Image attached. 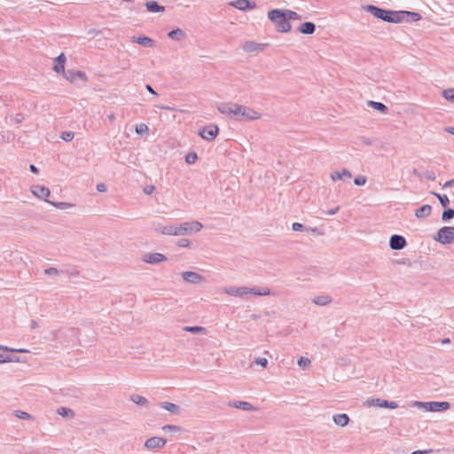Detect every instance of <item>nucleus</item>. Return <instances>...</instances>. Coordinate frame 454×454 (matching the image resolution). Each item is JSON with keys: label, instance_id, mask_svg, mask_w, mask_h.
Returning <instances> with one entry per match:
<instances>
[{"label": "nucleus", "instance_id": "de8ad7c7", "mask_svg": "<svg viewBox=\"0 0 454 454\" xmlns=\"http://www.w3.org/2000/svg\"><path fill=\"white\" fill-rule=\"evenodd\" d=\"M15 414H16V417H18L19 419H28L31 418L30 414H28L27 412L23 411H16Z\"/></svg>", "mask_w": 454, "mask_h": 454}, {"label": "nucleus", "instance_id": "603ef678", "mask_svg": "<svg viewBox=\"0 0 454 454\" xmlns=\"http://www.w3.org/2000/svg\"><path fill=\"white\" fill-rule=\"evenodd\" d=\"M254 364L261 365L262 367H266L268 364V360L265 357H257L254 360Z\"/></svg>", "mask_w": 454, "mask_h": 454}, {"label": "nucleus", "instance_id": "f704fd0d", "mask_svg": "<svg viewBox=\"0 0 454 454\" xmlns=\"http://www.w3.org/2000/svg\"><path fill=\"white\" fill-rule=\"evenodd\" d=\"M282 11L284 12L285 16H286V20H288V22H290V20L301 19L300 15L296 12L287 10V9H285Z\"/></svg>", "mask_w": 454, "mask_h": 454}, {"label": "nucleus", "instance_id": "774afa93", "mask_svg": "<svg viewBox=\"0 0 454 454\" xmlns=\"http://www.w3.org/2000/svg\"><path fill=\"white\" fill-rule=\"evenodd\" d=\"M454 185V178L445 183L444 187Z\"/></svg>", "mask_w": 454, "mask_h": 454}, {"label": "nucleus", "instance_id": "052dcab7", "mask_svg": "<svg viewBox=\"0 0 454 454\" xmlns=\"http://www.w3.org/2000/svg\"><path fill=\"white\" fill-rule=\"evenodd\" d=\"M432 450H415L411 454H428L431 453Z\"/></svg>", "mask_w": 454, "mask_h": 454}, {"label": "nucleus", "instance_id": "e2e57ef3", "mask_svg": "<svg viewBox=\"0 0 454 454\" xmlns=\"http://www.w3.org/2000/svg\"><path fill=\"white\" fill-rule=\"evenodd\" d=\"M23 120H24V117H23V115H22V114H18L16 115V117L14 118V121H15L16 123H20V122H21Z\"/></svg>", "mask_w": 454, "mask_h": 454}, {"label": "nucleus", "instance_id": "864d4df0", "mask_svg": "<svg viewBox=\"0 0 454 454\" xmlns=\"http://www.w3.org/2000/svg\"><path fill=\"white\" fill-rule=\"evenodd\" d=\"M44 273L46 275H58L59 273V270L55 267H50L44 270Z\"/></svg>", "mask_w": 454, "mask_h": 454}, {"label": "nucleus", "instance_id": "6e6552de", "mask_svg": "<svg viewBox=\"0 0 454 454\" xmlns=\"http://www.w3.org/2000/svg\"><path fill=\"white\" fill-rule=\"evenodd\" d=\"M219 133V128L215 124H210L199 131V135L207 141H213Z\"/></svg>", "mask_w": 454, "mask_h": 454}, {"label": "nucleus", "instance_id": "79ce46f5", "mask_svg": "<svg viewBox=\"0 0 454 454\" xmlns=\"http://www.w3.org/2000/svg\"><path fill=\"white\" fill-rule=\"evenodd\" d=\"M397 407H398L397 403L393 402V401H387V400H382L381 399L380 408L395 409Z\"/></svg>", "mask_w": 454, "mask_h": 454}, {"label": "nucleus", "instance_id": "9d476101", "mask_svg": "<svg viewBox=\"0 0 454 454\" xmlns=\"http://www.w3.org/2000/svg\"><path fill=\"white\" fill-rule=\"evenodd\" d=\"M230 6H232L240 11L252 10L256 7V4L252 0H236L228 3Z\"/></svg>", "mask_w": 454, "mask_h": 454}, {"label": "nucleus", "instance_id": "423d86ee", "mask_svg": "<svg viewBox=\"0 0 454 454\" xmlns=\"http://www.w3.org/2000/svg\"><path fill=\"white\" fill-rule=\"evenodd\" d=\"M437 242L448 245L454 242V227L443 226L438 230L434 237Z\"/></svg>", "mask_w": 454, "mask_h": 454}, {"label": "nucleus", "instance_id": "ddd939ff", "mask_svg": "<svg viewBox=\"0 0 454 454\" xmlns=\"http://www.w3.org/2000/svg\"><path fill=\"white\" fill-rule=\"evenodd\" d=\"M166 442H167L166 439H164L162 437L153 436L145 441V447L149 450L160 449V448L164 447Z\"/></svg>", "mask_w": 454, "mask_h": 454}, {"label": "nucleus", "instance_id": "09e8293b", "mask_svg": "<svg viewBox=\"0 0 454 454\" xmlns=\"http://www.w3.org/2000/svg\"><path fill=\"white\" fill-rule=\"evenodd\" d=\"M177 246L179 247H190V240L188 239L182 238V239H178Z\"/></svg>", "mask_w": 454, "mask_h": 454}, {"label": "nucleus", "instance_id": "69168bd1", "mask_svg": "<svg viewBox=\"0 0 454 454\" xmlns=\"http://www.w3.org/2000/svg\"><path fill=\"white\" fill-rule=\"evenodd\" d=\"M29 169L34 174H38L39 172V169L34 164L29 165Z\"/></svg>", "mask_w": 454, "mask_h": 454}, {"label": "nucleus", "instance_id": "20e7f679", "mask_svg": "<svg viewBox=\"0 0 454 454\" xmlns=\"http://www.w3.org/2000/svg\"><path fill=\"white\" fill-rule=\"evenodd\" d=\"M411 407H416L419 409H422L426 411L436 412V411H444L450 409V403L449 402H420L414 401L411 404Z\"/></svg>", "mask_w": 454, "mask_h": 454}, {"label": "nucleus", "instance_id": "5701e85b", "mask_svg": "<svg viewBox=\"0 0 454 454\" xmlns=\"http://www.w3.org/2000/svg\"><path fill=\"white\" fill-rule=\"evenodd\" d=\"M66 56L64 53H60L56 59H55V64L53 67V70L56 73L64 72L65 73V62H66Z\"/></svg>", "mask_w": 454, "mask_h": 454}, {"label": "nucleus", "instance_id": "72a5a7b5", "mask_svg": "<svg viewBox=\"0 0 454 454\" xmlns=\"http://www.w3.org/2000/svg\"><path fill=\"white\" fill-rule=\"evenodd\" d=\"M184 331L189 332L192 333H205L207 332L205 327L202 326H184Z\"/></svg>", "mask_w": 454, "mask_h": 454}, {"label": "nucleus", "instance_id": "4468645a", "mask_svg": "<svg viewBox=\"0 0 454 454\" xmlns=\"http://www.w3.org/2000/svg\"><path fill=\"white\" fill-rule=\"evenodd\" d=\"M31 192L39 199H43L46 202L47 198L50 196V189L43 185H33L31 187Z\"/></svg>", "mask_w": 454, "mask_h": 454}, {"label": "nucleus", "instance_id": "f8f14e48", "mask_svg": "<svg viewBox=\"0 0 454 454\" xmlns=\"http://www.w3.org/2000/svg\"><path fill=\"white\" fill-rule=\"evenodd\" d=\"M398 18L400 19L399 23L403 21H418L421 19V15L415 12L398 11Z\"/></svg>", "mask_w": 454, "mask_h": 454}, {"label": "nucleus", "instance_id": "c756f323", "mask_svg": "<svg viewBox=\"0 0 454 454\" xmlns=\"http://www.w3.org/2000/svg\"><path fill=\"white\" fill-rule=\"evenodd\" d=\"M312 301L319 306H325L332 302V298L328 295H319L316 296Z\"/></svg>", "mask_w": 454, "mask_h": 454}, {"label": "nucleus", "instance_id": "473e14b6", "mask_svg": "<svg viewBox=\"0 0 454 454\" xmlns=\"http://www.w3.org/2000/svg\"><path fill=\"white\" fill-rule=\"evenodd\" d=\"M46 202L51 204V205H52V206H54L57 208L62 209V210L68 209V208H71V207H74V204L68 203V202H53V201H51V200H46Z\"/></svg>", "mask_w": 454, "mask_h": 454}, {"label": "nucleus", "instance_id": "3c124183", "mask_svg": "<svg viewBox=\"0 0 454 454\" xmlns=\"http://www.w3.org/2000/svg\"><path fill=\"white\" fill-rule=\"evenodd\" d=\"M163 430H168L170 432H178L181 430L180 427L175 425H166L162 427Z\"/></svg>", "mask_w": 454, "mask_h": 454}, {"label": "nucleus", "instance_id": "4d7b16f0", "mask_svg": "<svg viewBox=\"0 0 454 454\" xmlns=\"http://www.w3.org/2000/svg\"><path fill=\"white\" fill-rule=\"evenodd\" d=\"M155 190V187L153 185H147L144 188V192L147 195L152 194Z\"/></svg>", "mask_w": 454, "mask_h": 454}, {"label": "nucleus", "instance_id": "f03ea898", "mask_svg": "<svg viewBox=\"0 0 454 454\" xmlns=\"http://www.w3.org/2000/svg\"><path fill=\"white\" fill-rule=\"evenodd\" d=\"M363 9L380 20L389 23H399L398 11L383 9L372 4L364 5Z\"/></svg>", "mask_w": 454, "mask_h": 454}, {"label": "nucleus", "instance_id": "412c9836", "mask_svg": "<svg viewBox=\"0 0 454 454\" xmlns=\"http://www.w3.org/2000/svg\"><path fill=\"white\" fill-rule=\"evenodd\" d=\"M176 225L174 224H167L164 226H158L155 231L163 235H173L176 236Z\"/></svg>", "mask_w": 454, "mask_h": 454}, {"label": "nucleus", "instance_id": "bf43d9fd", "mask_svg": "<svg viewBox=\"0 0 454 454\" xmlns=\"http://www.w3.org/2000/svg\"><path fill=\"white\" fill-rule=\"evenodd\" d=\"M106 185L104 183H100L97 185V190L100 192H104L106 191Z\"/></svg>", "mask_w": 454, "mask_h": 454}, {"label": "nucleus", "instance_id": "8fccbe9b", "mask_svg": "<svg viewBox=\"0 0 454 454\" xmlns=\"http://www.w3.org/2000/svg\"><path fill=\"white\" fill-rule=\"evenodd\" d=\"M0 350H4V351H11V352H20V353H25V352H27V349H14V348H11L7 346H2L0 345Z\"/></svg>", "mask_w": 454, "mask_h": 454}, {"label": "nucleus", "instance_id": "f257e3e1", "mask_svg": "<svg viewBox=\"0 0 454 454\" xmlns=\"http://www.w3.org/2000/svg\"><path fill=\"white\" fill-rule=\"evenodd\" d=\"M223 292L229 295L243 298L247 294H254L259 296H266L270 294V289L269 287H247V286H228L225 287Z\"/></svg>", "mask_w": 454, "mask_h": 454}, {"label": "nucleus", "instance_id": "f3484780", "mask_svg": "<svg viewBox=\"0 0 454 454\" xmlns=\"http://www.w3.org/2000/svg\"><path fill=\"white\" fill-rule=\"evenodd\" d=\"M182 278L184 281L192 284L200 283L204 279L203 276L194 271H184L182 273Z\"/></svg>", "mask_w": 454, "mask_h": 454}, {"label": "nucleus", "instance_id": "58836bf2", "mask_svg": "<svg viewBox=\"0 0 454 454\" xmlns=\"http://www.w3.org/2000/svg\"><path fill=\"white\" fill-rule=\"evenodd\" d=\"M442 96L449 101L454 103V88L446 89L442 91Z\"/></svg>", "mask_w": 454, "mask_h": 454}, {"label": "nucleus", "instance_id": "0eeeda50", "mask_svg": "<svg viewBox=\"0 0 454 454\" xmlns=\"http://www.w3.org/2000/svg\"><path fill=\"white\" fill-rule=\"evenodd\" d=\"M202 228V223L198 221L184 222L176 225V236L196 233Z\"/></svg>", "mask_w": 454, "mask_h": 454}, {"label": "nucleus", "instance_id": "0e129e2a", "mask_svg": "<svg viewBox=\"0 0 454 454\" xmlns=\"http://www.w3.org/2000/svg\"><path fill=\"white\" fill-rule=\"evenodd\" d=\"M339 208H340L339 207H334V208H332V209L328 210V211L326 212V214H327V215H335V214L339 211Z\"/></svg>", "mask_w": 454, "mask_h": 454}, {"label": "nucleus", "instance_id": "c03bdc74", "mask_svg": "<svg viewBox=\"0 0 454 454\" xmlns=\"http://www.w3.org/2000/svg\"><path fill=\"white\" fill-rule=\"evenodd\" d=\"M60 137L66 141V142H69V141H72L74 137V133L73 131H63L61 133V136Z\"/></svg>", "mask_w": 454, "mask_h": 454}, {"label": "nucleus", "instance_id": "aec40b11", "mask_svg": "<svg viewBox=\"0 0 454 454\" xmlns=\"http://www.w3.org/2000/svg\"><path fill=\"white\" fill-rule=\"evenodd\" d=\"M132 42L138 43L144 47L151 48V47L154 46V41L152 38H150L148 36H145V35H141V36H137V37L134 36L132 38Z\"/></svg>", "mask_w": 454, "mask_h": 454}, {"label": "nucleus", "instance_id": "9b49d317", "mask_svg": "<svg viewBox=\"0 0 454 454\" xmlns=\"http://www.w3.org/2000/svg\"><path fill=\"white\" fill-rule=\"evenodd\" d=\"M407 246L405 238L402 235L394 234L390 237L389 247L393 250H401Z\"/></svg>", "mask_w": 454, "mask_h": 454}, {"label": "nucleus", "instance_id": "e433bc0d", "mask_svg": "<svg viewBox=\"0 0 454 454\" xmlns=\"http://www.w3.org/2000/svg\"><path fill=\"white\" fill-rule=\"evenodd\" d=\"M58 413L62 417H73L74 411L70 408L60 407L58 409Z\"/></svg>", "mask_w": 454, "mask_h": 454}, {"label": "nucleus", "instance_id": "680f3d73", "mask_svg": "<svg viewBox=\"0 0 454 454\" xmlns=\"http://www.w3.org/2000/svg\"><path fill=\"white\" fill-rule=\"evenodd\" d=\"M145 89L149 93L157 95L156 91L153 90V88L150 84H146Z\"/></svg>", "mask_w": 454, "mask_h": 454}, {"label": "nucleus", "instance_id": "b1692460", "mask_svg": "<svg viewBox=\"0 0 454 454\" xmlns=\"http://www.w3.org/2000/svg\"><path fill=\"white\" fill-rule=\"evenodd\" d=\"M298 30L300 33L304 35H312L316 30V26L313 22L305 21L301 24Z\"/></svg>", "mask_w": 454, "mask_h": 454}, {"label": "nucleus", "instance_id": "393cba45", "mask_svg": "<svg viewBox=\"0 0 454 454\" xmlns=\"http://www.w3.org/2000/svg\"><path fill=\"white\" fill-rule=\"evenodd\" d=\"M229 405L243 411H254L255 408L248 402L245 401H233L230 402Z\"/></svg>", "mask_w": 454, "mask_h": 454}, {"label": "nucleus", "instance_id": "37998d69", "mask_svg": "<svg viewBox=\"0 0 454 454\" xmlns=\"http://www.w3.org/2000/svg\"><path fill=\"white\" fill-rule=\"evenodd\" d=\"M198 159V155L195 152H191L185 156V162L188 164H193Z\"/></svg>", "mask_w": 454, "mask_h": 454}, {"label": "nucleus", "instance_id": "6ab92c4d", "mask_svg": "<svg viewBox=\"0 0 454 454\" xmlns=\"http://www.w3.org/2000/svg\"><path fill=\"white\" fill-rule=\"evenodd\" d=\"M147 12L156 13L164 12L165 6L160 5L157 1H147L145 3Z\"/></svg>", "mask_w": 454, "mask_h": 454}, {"label": "nucleus", "instance_id": "a18cd8bd", "mask_svg": "<svg viewBox=\"0 0 454 454\" xmlns=\"http://www.w3.org/2000/svg\"><path fill=\"white\" fill-rule=\"evenodd\" d=\"M310 363H311L310 360L309 358H307V357H304V356H301L298 359V365L302 367V368L309 367Z\"/></svg>", "mask_w": 454, "mask_h": 454}, {"label": "nucleus", "instance_id": "ea45409f", "mask_svg": "<svg viewBox=\"0 0 454 454\" xmlns=\"http://www.w3.org/2000/svg\"><path fill=\"white\" fill-rule=\"evenodd\" d=\"M364 405L368 407H380L381 405V399L380 398H371L365 401Z\"/></svg>", "mask_w": 454, "mask_h": 454}, {"label": "nucleus", "instance_id": "a211bd4d", "mask_svg": "<svg viewBox=\"0 0 454 454\" xmlns=\"http://www.w3.org/2000/svg\"><path fill=\"white\" fill-rule=\"evenodd\" d=\"M64 74L66 79L72 82H75L78 78L82 80H86V74L82 71L67 70Z\"/></svg>", "mask_w": 454, "mask_h": 454}, {"label": "nucleus", "instance_id": "c85d7f7f", "mask_svg": "<svg viewBox=\"0 0 454 454\" xmlns=\"http://www.w3.org/2000/svg\"><path fill=\"white\" fill-rule=\"evenodd\" d=\"M334 423L340 427H345L349 422V418L346 413L335 414L333 417Z\"/></svg>", "mask_w": 454, "mask_h": 454}, {"label": "nucleus", "instance_id": "a19ab883", "mask_svg": "<svg viewBox=\"0 0 454 454\" xmlns=\"http://www.w3.org/2000/svg\"><path fill=\"white\" fill-rule=\"evenodd\" d=\"M148 130H149L148 126L145 123L137 124L135 127V131L139 135L147 133Z\"/></svg>", "mask_w": 454, "mask_h": 454}, {"label": "nucleus", "instance_id": "338daca9", "mask_svg": "<svg viewBox=\"0 0 454 454\" xmlns=\"http://www.w3.org/2000/svg\"><path fill=\"white\" fill-rule=\"evenodd\" d=\"M445 131L451 135H454V127H447L445 128Z\"/></svg>", "mask_w": 454, "mask_h": 454}, {"label": "nucleus", "instance_id": "1a4fd4ad", "mask_svg": "<svg viewBox=\"0 0 454 454\" xmlns=\"http://www.w3.org/2000/svg\"><path fill=\"white\" fill-rule=\"evenodd\" d=\"M238 105L239 104H235V103H220L218 106H217V110L223 114H225L232 119L235 118V112L238 108Z\"/></svg>", "mask_w": 454, "mask_h": 454}, {"label": "nucleus", "instance_id": "2f4dec72", "mask_svg": "<svg viewBox=\"0 0 454 454\" xmlns=\"http://www.w3.org/2000/svg\"><path fill=\"white\" fill-rule=\"evenodd\" d=\"M130 400L137 405L147 406L148 404V400L145 397L139 395H131Z\"/></svg>", "mask_w": 454, "mask_h": 454}, {"label": "nucleus", "instance_id": "4be33fe9", "mask_svg": "<svg viewBox=\"0 0 454 454\" xmlns=\"http://www.w3.org/2000/svg\"><path fill=\"white\" fill-rule=\"evenodd\" d=\"M352 175L349 170L343 168L340 172L334 171L331 173V178L333 181L344 180L351 178Z\"/></svg>", "mask_w": 454, "mask_h": 454}, {"label": "nucleus", "instance_id": "dca6fc26", "mask_svg": "<svg viewBox=\"0 0 454 454\" xmlns=\"http://www.w3.org/2000/svg\"><path fill=\"white\" fill-rule=\"evenodd\" d=\"M267 44L258 43L254 41H247L243 44V50L247 52H258L262 51L266 48Z\"/></svg>", "mask_w": 454, "mask_h": 454}, {"label": "nucleus", "instance_id": "cd10ccee", "mask_svg": "<svg viewBox=\"0 0 454 454\" xmlns=\"http://www.w3.org/2000/svg\"><path fill=\"white\" fill-rule=\"evenodd\" d=\"M160 407L168 411H169L171 414H175V415H177L179 414L180 412V406L173 403H169V402H163V403H160Z\"/></svg>", "mask_w": 454, "mask_h": 454}, {"label": "nucleus", "instance_id": "bb28decb", "mask_svg": "<svg viewBox=\"0 0 454 454\" xmlns=\"http://www.w3.org/2000/svg\"><path fill=\"white\" fill-rule=\"evenodd\" d=\"M168 36L175 41L181 42L186 37V35L183 29L176 28L169 31Z\"/></svg>", "mask_w": 454, "mask_h": 454}, {"label": "nucleus", "instance_id": "2eb2a0df", "mask_svg": "<svg viewBox=\"0 0 454 454\" xmlns=\"http://www.w3.org/2000/svg\"><path fill=\"white\" fill-rule=\"evenodd\" d=\"M167 260V257L160 253H151L145 254L143 257V261L146 263L156 264Z\"/></svg>", "mask_w": 454, "mask_h": 454}, {"label": "nucleus", "instance_id": "39448f33", "mask_svg": "<svg viewBox=\"0 0 454 454\" xmlns=\"http://www.w3.org/2000/svg\"><path fill=\"white\" fill-rule=\"evenodd\" d=\"M261 118V114L254 111V109L238 105V108L235 112V118L236 121H242V120H247V121H253V120H258Z\"/></svg>", "mask_w": 454, "mask_h": 454}, {"label": "nucleus", "instance_id": "7c9ffc66", "mask_svg": "<svg viewBox=\"0 0 454 454\" xmlns=\"http://www.w3.org/2000/svg\"><path fill=\"white\" fill-rule=\"evenodd\" d=\"M368 106H370L371 107H372L373 109L382 113V114H387V107L386 105H384L383 103L381 102H376V101H373V100H369L367 102Z\"/></svg>", "mask_w": 454, "mask_h": 454}, {"label": "nucleus", "instance_id": "a878e982", "mask_svg": "<svg viewBox=\"0 0 454 454\" xmlns=\"http://www.w3.org/2000/svg\"><path fill=\"white\" fill-rule=\"evenodd\" d=\"M432 207L430 205H423L415 211V216L417 218H426L431 215Z\"/></svg>", "mask_w": 454, "mask_h": 454}, {"label": "nucleus", "instance_id": "5fc2aeb1", "mask_svg": "<svg viewBox=\"0 0 454 454\" xmlns=\"http://www.w3.org/2000/svg\"><path fill=\"white\" fill-rule=\"evenodd\" d=\"M4 357H6V358H4V363L19 362L20 361L19 357L16 356L4 355Z\"/></svg>", "mask_w": 454, "mask_h": 454}, {"label": "nucleus", "instance_id": "49530a36", "mask_svg": "<svg viewBox=\"0 0 454 454\" xmlns=\"http://www.w3.org/2000/svg\"><path fill=\"white\" fill-rule=\"evenodd\" d=\"M366 183V177L364 176H357L354 179V184L356 185H364Z\"/></svg>", "mask_w": 454, "mask_h": 454}, {"label": "nucleus", "instance_id": "6e6d98bb", "mask_svg": "<svg viewBox=\"0 0 454 454\" xmlns=\"http://www.w3.org/2000/svg\"><path fill=\"white\" fill-rule=\"evenodd\" d=\"M292 229L294 231H301L304 230V225L300 223H294L292 225Z\"/></svg>", "mask_w": 454, "mask_h": 454}, {"label": "nucleus", "instance_id": "4c0bfd02", "mask_svg": "<svg viewBox=\"0 0 454 454\" xmlns=\"http://www.w3.org/2000/svg\"><path fill=\"white\" fill-rule=\"evenodd\" d=\"M434 194L437 197L441 205L443 207H446L449 205L450 200L446 194H440V193H435V192H434Z\"/></svg>", "mask_w": 454, "mask_h": 454}, {"label": "nucleus", "instance_id": "c9c22d12", "mask_svg": "<svg viewBox=\"0 0 454 454\" xmlns=\"http://www.w3.org/2000/svg\"><path fill=\"white\" fill-rule=\"evenodd\" d=\"M454 217V209L453 208H446L443 210L442 215V220L443 222H448Z\"/></svg>", "mask_w": 454, "mask_h": 454}, {"label": "nucleus", "instance_id": "13d9d810", "mask_svg": "<svg viewBox=\"0 0 454 454\" xmlns=\"http://www.w3.org/2000/svg\"><path fill=\"white\" fill-rule=\"evenodd\" d=\"M424 176L428 179V180H434L435 179V175L434 172H431V171H426L424 173Z\"/></svg>", "mask_w": 454, "mask_h": 454}, {"label": "nucleus", "instance_id": "7ed1b4c3", "mask_svg": "<svg viewBox=\"0 0 454 454\" xmlns=\"http://www.w3.org/2000/svg\"><path fill=\"white\" fill-rule=\"evenodd\" d=\"M268 18L275 23L276 30L280 33H287L291 30L292 26L286 20L285 13L280 9H272L268 12Z\"/></svg>", "mask_w": 454, "mask_h": 454}]
</instances>
